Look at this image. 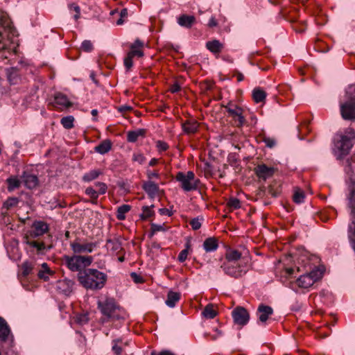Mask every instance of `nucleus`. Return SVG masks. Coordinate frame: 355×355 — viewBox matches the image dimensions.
Segmentation results:
<instances>
[{
  "instance_id": "c756f323",
  "label": "nucleus",
  "mask_w": 355,
  "mask_h": 355,
  "mask_svg": "<svg viewBox=\"0 0 355 355\" xmlns=\"http://www.w3.org/2000/svg\"><path fill=\"white\" fill-rule=\"evenodd\" d=\"M112 148V142L108 140H104L95 147V151L103 155L110 151Z\"/></svg>"
},
{
  "instance_id": "c03bdc74",
  "label": "nucleus",
  "mask_w": 355,
  "mask_h": 355,
  "mask_svg": "<svg viewBox=\"0 0 355 355\" xmlns=\"http://www.w3.org/2000/svg\"><path fill=\"white\" fill-rule=\"evenodd\" d=\"M227 206L232 211L233 209H237L241 207V202L238 198H230L227 202Z\"/></svg>"
},
{
  "instance_id": "13d9d810",
  "label": "nucleus",
  "mask_w": 355,
  "mask_h": 355,
  "mask_svg": "<svg viewBox=\"0 0 355 355\" xmlns=\"http://www.w3.org/2000/svg\"><path fill=\"white\" fill-rule=\"evenodd\" d=\"M190 225L193 230H198L201 227V222L198 218H195L190 221Z\"/></svg>"
},
{
  "instance_id": "ddd939ff",
  "label": "nucleus",
  "mask_w": 355,
  "mask_h": 355,
  "mask_svg": "<svg viewBox=\"0 0 355 355\" xmlns=\"http://www.w3.org/2000/svg\"><path fill=\"white\" fill-rule=\"evenodd\" d=\"M32 230L29 232L31 238H37L42 236L49 231V225L42 220H35L33 222Z\"/></svg>"
},
{
  "instance_id": "473e14b6",
  "label": "nucleus",
  "mask_w": 355,
  "mask_h": 355,
  "mask_svg": "<svg viewBox=\"0 0 355 355\" xmlns=\"http://www.w3.org/2000/svg\"><path fill=\"white\" fill-rule=\"evenodd\" d=\"M252 97L257 103H261L265 100L266 97V93L259 88H256L252 92Z\"/></svg>"
},
{
  "instance_id": "2f4dec72",
  "label": "nucleus",
  "mask_w": 355,
  "mask_h": 355,
  "mask_svg": "<svg viewBox=\"0 0 355 355\" xmlns=\"http://www.w3.org/2000/svg\"><path fill=\"white\" fill-rule=\"evenodd\" d=\"M8 191L12 192L21 186V181L16 176H10L6 180Z\"/></svg>"
},
{
  "instance_id": "58836bf2",
  "label": "nucleus",
  "mask_w": 355,
  "mask_h": 355,
  "mask_svg": "<svg viewBox=\"0 0 355 355\" xmlns=\"http://www.w3.org/2000/svg\"><path fill=\"white\" fill-rule=\"evenodd\" d=\"M304 198H305L304 192L299 188H295L293 196V201L295 203L300 204V203H302L304 202Z\"/></svg>"
},
{
  "instance_id": "412c9836",
  "label": "nucleus",
  "mask_w": 355,
  "mask_h": 355,
  "mask_svg": "<svg viewBox=\"0 0 355 355\" xmlns=\"http://www.w3.org/2000/svg\"><path fill=\"white\" fill-rule=\"evenodd\" d=\"M10 334V329L6 320L0 316V340L6 342Z\"/></svg>"
},
{
  "instance_id": "69168bd1",
  "label": "nucleus",
  "mask_w": 355,
  "mask_h": 355,
  "mask_svg": "<svg viewBox=\"0 0 355 355\" xmlns=\"http://www.w3.org/2000/svg\"><path fill=\"white\" fill-rule=\"evenodd\" d=\"M130 277H132V280H133L135 283H137V284H138V283H141V282H143V279H142V277H141L140 275H137V274L136 272H131V274H130Z\"/></svg>"
},
{
  "instance_id": "864d4df0",
  "label": "nucleus",
  "mask_w": 355,
  "mask_h": 355,
  "mask_svg": "<svg viewBox=\"0 0 355 355\" xmlns=\"http://www.w3.org/2000/svg\"><path fill=\"white\" fill-rule=\"evenodd\" d=\"M18 199L17 198H9L5 202L4 207L9 209L10 208L15 207L18 203Z\"/></svg>"
},
{
  "instance_id": "aec40b11",
  "label": "nucleus",
  "mask_w": 355,
  "mask_h": 355,
  "mask_svg": "<svg viewBox=\"0 0 355 355\" xmlns=\"http://www.w3.org/2000/svg\"><path fill=\"white\" fill-rule=\"evenodd\" d=\"M182 127L185 133L190 135L194 134L198 131L199 124L196 120H187L182 123Z\"/></svg>"
},
{
  "instance_id": "a211bd4d",
  "label": "nucleus",
  "mask_w": 355,
  "mask_h": 355,
  "mask_svg": "<svg viewBox=\"0 0 355 355\" xmlns=\"http://www.w3.org/2000/svg\"><path fill=\"white\" fill-rule=\"evenodd\" d=\"M144 46V42L139 39H137L135 42L130 45V51L128 53V54L132 58H134L135 56H137L139 58L143 57L144 52L142 49Z\"/></svg>"
},
{
  "instance_id": "7c9ffc66",
  "label": "nucleus",
  "mask_w": 355,
  "mask_h": 355,
  "mask_svg": "<svg viewBox=\"0 0 355 355\" xmlns=\"http://www.w3.org/2000/svg\"><path fill=\"white\" fill-rule=\"evenodd\" d=\"M241 257V253L236 250H227L225 254V261H230V263H235L239 260Z\"/></svg>"
},
{
  "instance_id": "dca6fc26",
  "label": "nucleus",
  "mask_w": 355,
  "mask_h": 355,
  "mask_svg": "<svg viewBox=\"0 0 355 355\" xmlns=\"http://www.w3.org/2000/svg\"><path fill=\"white\" fill-rule=\"evenodd\" d=\"M273 313V309L271 306L261 304L257 309V314L258 315L259 321L261 323H265L269 317Z\"/></svg>"
},
{
  "instance_id": "5701e85b",
  "label": "nucleus",
  "mask_w": 355,
  "mask_h": 355,
  "mask_svg": "<svg viewBox=\"0 0 355 355\" xmlns=\"http://www.w3.org/2000/svg\"><path fill=\"white\" fill-rule=\"evenodd\" d=\"M196 22V17L193 15H182L178 18L180 26L190 28Z\"/></svg>"
},
{
  "instance_id": "338daca9",
  "label": "nucleus",
  "mask_w": 355,
  "mask_h": 355,
  "mask_svg": "<svg viewBox=\"0 0 355 355\" xmlns=\"http://www.w3.org/2000/svg\"><path fill=\"white\" fill-rule=\"evenodd\" d=\"M150 355H175L174 353L169 350H163L159 352L152 351Z\"/></svg>"
},
{
  "instance_id": "4be33fe9",
  "label": "nucleus",
  "mask_w": 355,
  "mask_h": 355,
  "mask_svg": "<svg viewBox=\"0 0 355 355\" xmlns=\"http://www.w3.org/2000/svg\"><path fill=\"white\" fill-rule=\"evenodd\" d=\"M142 188L150 198H154L159 191L158 185L152 181L144 182Z\"/></svg>"
},
{
  "instance_id": "680f3d73",
  "label": "nucleus",
  "mask_w": 355,
  "mask_h": 355,
  "mask_svg": "<svg viewBox=\"0 0 355 355\" xmlns=\"http://www.w3.org/2000/svg\"><path fill=\"white\" fill-rule=\"evenodd\" d=\"M132 59L133 58L128 54H127V56L124 59V65L128 70H130L133 65Z\"/></svg>"
},
{
  "instance_id": "e2e57ef3",
  "label": "nucleus",
  "mask_w": 355,
  "mask_h": 355,
  "mask_svg": "<svg viewBox=\"0 0 355 355\" xmlns=\"http://www.w3.org/2000/svg\"><path fill=\"white\" fill-rule=\"evenodd\" d=\"M188 254L189 251H187V249H184L182 250L178 257V261L180 262H184L187 259Z\"/></svg>"
},
{
  "instance_id": "f704fd0d",
  "label": "nucleus",
  "mask_w": 355,
  "mask_h": 355,
  "mask_svg": "<svg viewBox=\"0 0 355 355\" xmlns=\"http://www.w3.org/2000/svg\"><path fill=\"white\" fill-rule=\"evenodd\" d=\"M24 243L31 247H33L37 250V251H42L45 249V245L44 243H37V241H30L29 236L26 235L24 237Z\"/></svg>"
},
{
  "instance_id": "72a5a7b5",
  "label": "nucleus",
  "mask_w": 355,
  "mask_h": 355,
  "mask_svg": "<svg viewBox=\"0 0 355 355\" xmlns=\"http://www.w3.org/2000/svg\"><path fill=\"white\" fill-rule=\"evenodd\" d=\"M101 171L100 170H92L86 173L82 178L83 181L88 182H91L95 179H96L101 174Z\"/></svg>"
},
{
  "instance_id": "a19ab883",
  "label": "nucleus",
  "mask_w": 355,
  "mask_h": 355,
  "mask_svg": "<svg viewBox=\"0 0 355 355\" xmlns=\"http://www.w3.org/2000/svg\"><path fill=\"white\" fill-rule=\"evenodd\" d=\"M85 193L92 198V203L94 205L97 204L98 195L96 190L89 187L85 189Z\"/></svg>"
},
{
  "instance_id": "4c0bfd02",
  "label": "nucleus",
  "mask_w": 355,
  "mask_h": 355,
  "mask_svg": "<svg viewBox=\"0 0 355 355\" xmlns=\"http://www.w3.org/2000/svg\"><path fill=\"white\" fill-rule=\"evenodd\" d=\"M347 198L349 200L348 206L351 209V215H355V188L350 190Z\"/></svg>"
},
{
  "instance_id": "f3484780",
  "label": "nucleus",
  "mask_w": 355,
  "mask_h": 355,
  "mask_svg": "<svg viewBox=\"0 0 355 355\" xmlns=\"http://www.w3.org/2000/svg\"><path fill=\"white\" fill-rule=\"evenodd\" d=\"M24 185L30 189L35 188L39 183L37 175L24 171L21 176Z\"/></svg>"
},
{
  "instance_id": "37998d69",
  "label": "nucleus",
  "mask_w": 355,
  "mask_h": 355,
  "mask_svg": "<svg viewBox=\"0 0 355 355\" xmlns=\"http://www.w3.org/2000/svg\"><path fill=\"white\" fill-rule=\"evenodd\" d=\"M345 170L346 173H349L350 172H355V157H352L350 159H347L345 161Z\"/></svg>"
},
{
  "instance_id": "f257e3e1",
  "label": "nucleus",
  "mask_w": 355,
  "mask_h": 355,
  "mask_svg": "<svg viewBox=\"0 0 355 355\" xmlns=\"http://www.w3.org/2000/svg\"><path fill=\"white\" fill-rule=\"evenodd\" d=\"M77 279L80 284L85 288L98 291L105 286L107 276L97 269L87 268L78 273Z\"/></svg>"
},
{
  "instance_id": "0e129e2a",
  "label": "nucleus",
  "mask_w": 355,
  "mask_h": 355,
  "mask_svg": "<svg viewBox=\"0 0 355 355\" xmlns=\"http://www.w3.org/2000/svg\"><path fill=\"white\" fill-rule=\"evenodd\" d=\"M268 192L271 196L274 198L277 197L280 193V191L278 189H275L272 186L268 187Z\"/></svg>"
},
{
  "instance_id": "6e6d98bb",
  "label": "nucleus",
  "mask_w": 355,
  "mask_h": 355,
  "mask_svg": "<svg viewBox=\"0 0 355 355\" xmlns=\"http://www.w3.org/2000/svg\"><path fill=\"white\" fill-rule=\"evenodd\" d=\"M95 185H96V187H98V190H97L98 195H103L106 193L107 187L105 183L98 182L95 184Z\"/></svg>"
},
{
  "instance_id": "e433bc0d",
  "label": "nucleus",
  "mask_w": 355,
  "mask_h": 355,
  "mask_svg": "<svg viewBox=\"0 0 355 355\" xmlns=\"http://www.w3.org/2000/svg\"><path fill=\"white\" fill-rule=\"evenodd\" d=\"M131 209L130 205H123L117 208L116 218L120 220L125 218V214L128 213Z\"/></svg>"
},
{
  "instance_id": "7ed1b4c3",
  "label": "nucleus",
  "mask_w": 355,
  "mask_h": 355,
  "mask_svg": "<svg viewBox=\"0 0 355 355\" xmlns=\"http://www.w3.org/2000/svg\"><path fill=\"white\" fill-rule=\"evenodd\" d=\"M98 308L103 315V318H102L103 322H108L110 320L116 321L124 319V317L122 315L123 311L116 304L113 298H107L103 302L98 301Z\"/></svg>"
},
{
  "instance_id": "c9c22d12",
  "label": "nucleus",
  "mask_w": 355,
  "mask_h": 355,
  "mask_svg": "<svg viewBox=\"0 0 355 355\" xmlns=\"http://www.w3.org/2000/svg\"><path fill=\"white\" fill-rule=\"evenodd\" d=\"M202 314L205 318H209V319H213L215 318L217 315L216 311L214 308V305L211 304H209L205 306L202 311Z\"/></svg>"
},
{
  "instance_id": "4468645a",
  "label": "nucleus",
  "mask_w": 355,
  "mask_h": 355,
  "mask_svg": "<svg viewBox=\"0 0 355 355\" xmlns=\"http://www.w3.org/2000/svg\"><path fill=\"white\" fill-rule=\"evenodd\" d=\"M256 175L263 180L271 178L275 171L274 167H268L264 164H258L254 169Z\"/></svg>"
},
{
  "instance_id": "423d86ee",
  "label": "nucleus",
  "mask_w": 355,
  "mask_h": 355,
  "mask_svg": "<svg viewBox=\"0 0 355 355\" xmlns=\"http://www.w3.org/2000/svg\"><path fill=\"white\" fill-rule=\"evenodd\" d=\"M175 179L180 182L181 188L187 192L198 189L200 184V180L196 179L194 173L191 171L187 173L178 172Z\"/></svg>"
},
{
  "instance_id": "6ab92c4d",
  "label": "nucleus",
  "mask_w": 355,
  "mask_h": 355,
  "mask_svg": "<svg viewBox=\"0 0 355 355\" xmlns=\"http://www.w3.org/2000/svg\"><path fill=\"white\" fill-rule=\"evenodd\" d=\"M73 284V281L65 279L58 282L57 288L60 293L69 295L72 292Z\"/></svg>"
},
{
  "instance_id": "c85d7f7f",
  "label": "nucleus",
  "mask_w": 355,
  "mask_h": 355,
  "mask_svg": "<svg viewBox=\"0 0 355 355\" xmlns=\"http://www.w3.org/2000/svg\"><path fill=\"white\" fill-rule=\"evenodd\" d=\"M352 223L349 225L348 238L352 248L355 252V215H352Z\"/></svg>"
},
{
  "instance_id": "bf43d9fd",
  "label": "nucleus",
  "mask_w": 355,
  "mask_h": 355,
  "mask_svg": "<svg viewBox=\"0 0 355 355\" xmlns=\"http://www.w3.org/2000/svg\"><path fill=\"white\" fill-rule=\"evenodd\" d=\"M266 146L268 148H273L276 145V140L273 138L264 137L263 139Z\"/></svg>"
},
{
  "instance_id": "603ef678",
  "label": "nucleus",
  "mask_w": 355,
  "mask_h": 355,
  "mask_svg": "<svg viewBox=\"0 0 355 355\" xmlns=\"http://www.w3.org/2000/svg\"><path fill=\"white\" fill-rule=\"evenodd\" d=\"M75 320L79 324H85L89 320L88 315L87 313L78 314L76 316Z\"/></svg>"
},
{
  "instance_id": "393cba45",
  "label": "nucleus",
  "mask_w": 355,
  "mask_h": 355,
  "mask_svg": "<svg viewBox=\"0 0 355 355\" xmlns=\"http://www.w3.org/2000/svg\"><path fill=\"white\" fill-rule=\"evenodd\" d=\"M8 80L11 85L17 84L20 78L18 69L16 67H11L6 69Z\"/></svg>"
},
{
  "instance_id": "39448f33",
  "label": "nucleus",
  "mask_w": 355,
  "mask_h": 355,
  "mask_svg": "<svg viewBox=\"0 0 355 355\" xmlns=\"http://www.w3.org/2000/svg\"><path fill=\"white\" fill-rule=\"evenodd\" d=\"M347 101L340 104V114L343 119L355 120V85H350L346 90Z\"/></svg>"
},
{
  "instance_id": "09e8293b",
  "label": "nucleus",
  "mask_w": 355,
  "mask_h": 355,
  "mask_svg": "<svg viewBox=\"0 0 355 355\" xmlns=\"http://www.w3.org/2000/svg\"><path fill=\"white\" fill-rule=\"evenodd\" d=\"M22 272L21 274L23 277H26L28 275H30L32 272L33 267L32 265L28 262H24L21 266Z\"/></svg>"
},
{
  "instance_id": "79ce46f5",
  "label": "nucleus",
  "mask_w": 355,
  "mask_h": 355,
  "mask_svg": "<svg viewBox=\"0 0 355 355\" xmlns=\"http://www.w3.org/2000/svg\"><path fill=\"white\" fill-rule=\"evenodd\" d=\"M74 118L72 116H67L62 118L61 124L66 129H71L73 127Z\"/></svg>"
},
{
  "instance_id": "052dcab7",
  "label": "nucleus",
  "mask_w": 355,
  "mask_h": 355,
  "mask_svg": "<svg viewBox=\"0 0 355 355\" xmlns=\"http://www.w3.org/2000/svg\"><path fill=\"white\" fill-rule=\"evenodd\" d=\"M145 157L141 153H134L132 155V160L142 164L145 162Z\"/></svg>"
},
{
  "instance_id": "cd10ccee",
  "label": "nucleus",
  "mask_w": 355,
  "mask_h": 355,
  "mask_svg": "<svg viewBox=\"0 0 355 355\" xmlns=\"http://www.w3.org/2000/svg\"><path fill=\"white\" fill-rule=\"evenodd\" d=\"M146 130L145 129H138L134 131H129L127 133V140L128 142H135L139 137H144Z\"/></svg>"
},
{
  "instance_id": "6e6552de",
  "label": "nucleus",
  "mask_w": 355,
  "mask_h": 355,
  "mask_svg": "<svg viewBox=\"0 0 355 355\" xmlns=\"http://www.w3.org/2000/svg\"><path fill=\"white\" fill-rule=\"evenodd\" d=\"M228 112L229 116L234 119V124L237 128H241L245 123V119L243 116V110L240 107L232 105L231 103L223 105Z\"/></svg>"
},
{
  "instance_id": "f03ea898",
  "label": "nucleus",
  "mask_w": 355,
  "mask_h": 355,
  "mask_svg": "<svg viewBox=\"0 0 355 355\" xmlns=\"http://www.w3.org/2000/svg\"><path fill=\"white\" fill-rule=\"evenodd\" d=\"M0 60H8L12 55L8 48L10 36H14L16 32L12 26L10 19L4 14L0 13Z\"/></svg>"
},
{
  "instance_id": "f8f14e48",
  "label": "nucleus",
  "mask_w": 355,
  "mask_h": 355,
  "mask_svg": "<svg viewBox=\"0 0 355 355\" xmlns=\"http://www.w3.org/2000/svg\"><path fill=\"white\" fill-rule=\"evenodd\" d=\"M96 243H80L78 242L77 241H75L73 242H71L70 243V247L73 252L74 254H80L82 253L92 252L94 249L96 247Z\"/></svg>"
},
{
  "instance_id": "5fc2aeb1",
  "label": "nucleus",
  "mask_w": 355,
  "mask_h": 355,
  "mask_svg": "<svg viewBox=\"0 0 355 355\" xmlns=\"http://www.w3.org/2000/svg\"><path fill=\"white\" fill-rule=\"evenodd\" d=\"M81 49L85 52H90L93 50V44L90 40H84L82 42Z\"/></svg>"
},
{
  "instance_id": "bb28decb",
  "label": "nucleus",
  "mask_w": 355,
  "mask_h": 355,
  "mask_svg": "<svg viewBox=\"0 0 355 355\" xmlns=\"http://www.w3.org/2000/svg\"><path fill=\"white\" fill-rule=\"evenodd\" d=\"M206 47L213 53H219L222 51L223 44L218 40L209 41L206 43Z\"/></svg>"
},
{
  "instance_id": "1a4fd4ad",
  "label": "nucleus",
  "mask_w": 355,
  "mask_h": 355,
  "mask_svg": "<svg viewBox=\"0 0 355 355\" xmlns=\"http://www.w3.org/2000/svg\"><path fill=\"white\" fill-rule=\"evenodd\" d=\"M232 316L234 322L241 327L246 325L250 320V313L248 310L243 306H236L232 311Z\"/></svg>"
},
{
  "instance_id": "774afa93",
  "label": "nucleus",
  "mask_w": 355,
  "mask_h": 355,
  "mask_svg": "<svg viewBox=\"0 0 355 355\" xmlns=\"http://www.w3.org/2000/svg\"><path fill=\"white\" fill-rule=\"evenodd\" d=\"M180 85L178 83H175L171 86L169 90L171 93H176L180 90Z\"/></svg>"
},
{
  "instance_id": "de8ad7c7",
  "label": "nucleus",
  "mask_w": 355,
  "mask_h": 355,
  "mask_svg": "<svg viewBox=\"0 0 355 355\" xmlns=\"http://www.w3.org/2000/svg\"><path fill=\"white\" fill-rule=\"evenodd\" d=\"M154 211L151 210V209L148 206H144L142 208V213L140 214V218L142 220H146L151 216H153Z\"/></svg>"
},
{
  "instance_id": "4d7b16f0",
  "label": "nucleus",
  "mask_w": 355,
  "mask_h": 355,
  "mask_svg": "<svg viewBox=\"0 0 355 355\" xmlns=\"http://www.w3.org/2000/svg\"><path fill=\"white\" fill-rule=\"evenodd\" d=\"M156 147L159 152H163L168 148V145L165 141L159 140L156 142Z\"/></svg>"
},
{
  "instance_id": "a878e982",
  "label": "nucleus",
  "mask_w": 355,
  "mask_h": 355,
  "mask_svg": "<svg viewBox=\"0 0 355 355\" xmlns=\"http://www.w3.org/2000/svg\"><path fill=\"white\" fill-rule=\"evenodd\" d=\"M218 243L217 239L215 237H209L205 240L203 243V248L206 252H213L217 250Z\"/></svg>"
},
{
  "instance_id": "9b49d317",
  "label": "nucleus",
  "mask_w": 355,
  "mask_h": 355,
  "mask_svg": "<svg viewBox=\"0 0 355 355\" xmlns=\"http://www.w3.org/2000/svg\"><path fill=\"white\" fill-rule=\"evenodd\" d=\"M352 146L353 144L352 139L348 136L342 135L340 139L338 140L335 144L336 148L340 153L338 158L341 159L342 155H347Z\"/></svg>"
},
{
  "instance_id": "2eb2a0df",
  "label": "nucleus",
  "mask_w": 355,
  "mask_h": 355,
  "mask_svg": "<svg viewBox=\"0 0 355 355\" xmlns=\"http://www.w3.org/2000/svg\"><path fill=\"white\" fill-rule=\"evenodd\" d=\"M54 107L60 110L69 107L71 103L69 101L67 96L60 92L55 94L53 101L50 103Z\"/></svg>"
},
{
  "instance_id": "3c124183",
  "label": "nucleus",
  "mask_w": 355,
  "mask_h": 355,
  "mask_svg": "<svg viewBox=\"0 0 355 355\" xmlns=\"http://www.w3.org/2000/svg\"><path fill=\"white\" fill-rule=\"evenodd\" d=\"M68 8L70 10H73L76 12L74 15V19L76 20L80 18V7L75 3H72L69 4Z\"/></svg>"
},
{
  "instance_id": "49530a36",
  "label": "nucleus",
  "mask_w": 355,
  "mask_h": 355,
  "mask_svg": "<svg viewBox=\"0 0 355 355\" xmlns=\"http://www.w3.org/2000/svg\"><path fill=\"white\" fill-rule=\"evenodd\" d=\"M42 266L44 270H39L37 276L40 279L46 280L48 279V276H46V275L50 273V270L48 268L47 264L45 263H43Z\"/></svg>"
},
{
  "instance_id": "20e7f679",
  "label": "nucleus",
  "mask_w": 355,
  "mask_h": 355,
  "mask_svg": "<svg viewBox=\"0 0 355 355\" xmlns=\"http://www.w3.org/2000/svg\"><path fill=\"white\" fill-rule=\"evenodd\" d=\"M92 256H84L74 254L72 256L64 255L62 257V263L71 272H80L87 268L93 262Z\"/></svg>"
},
{
  "instance_id": "ea45409f",
  "label": "nucleus",
  "mask_w": 355,
  "mask_h": 355,
  "mask_svg": "<svg viewBox=\"0 0 355 355\" xmlns=\"http://www.w3.org/2000/svg\"><path fill=\"white\" fill-rule=\"evenodd\" d=\"M106 245L108 249L113 252H118L121 250V244L118 240L108 239Z\"/></svg>"
},
{
  "instance_id": "0eeeda50",
  "label": "nucleus",
  "mask_w": 355,
  "mask_h": 355,
  "mask_svg": "<svg viewBox=\"0 0 355 355\" xmlns=\"http://www.w3.org/2000/svg\"><path fill=\"white\" fill-rule=\"evenodd\" d=\"M309 269L311 270L310 272L306 271L305 274L300 275L297 279V284L301 288H309L322 277V273L318 270H313L311 267Z\"/></svg>"
},
{
  "instance_id": "9d476101",
  "label": "nucleus",
  "mask_w": 355,
  "mask_h": 355,
  "mask_svg": "<svg viewBox=\"0 0 355 355\" xmlns=\"http://www.w3.org/2000/svg\"><path fill=\"white\" fill-rule=\"evenodd\" d=\"M220 268L227 275L234 278H239L244 273L239 265L235 263H230V261H224Z\"/></svg>"
},
{
  "instance_id": "b1692460",
  "label": "nucleus",
  "mask_w": 355,
  "mask_h": 355,
  "mask_svg": "<svg viewBox=\"0 0 355 355\" xmlns=\"http://www.w3.org/2000/svg\"><path fill=\"white\" fill-rule=\"evenodd\" d=\"M180 293L169 291L168 292L167 298L165 301V303L168 306L173 308L176 303L180 301Z\"/></svg>"
},
{
  "instance_id": "a18cd8bd",
  "label": "nucleus",
  "mask_w": 355,
  "mask_h": 355,
  "mask_svg": "<svg viewBox=\"0 0 355 355\" xmlns=\"http://www.w3.org/2000/svg\"><path fill=\"white\" fill-rule=\"evenodd\" d=\"M150 233L149 234V236L152 237L157 232L160 231H166V228L164 227V225H157L155 223H151L150 225Z\"/></svg>"
},
{
  "instance_id": "8fccbe9b",
  "label": "nucleus",
  "mask_w": 355,
  "mask_h": 355,
  "mask_svg": "<svg viewBox=\"0 0 355 355\" xmlns=\"http://www.w3.org/2000/svg\"><path fill=\"white\" fill-rule=\"evenodd\" d=\"M120 339H115L112 340V350L115 355H121L122 353V348L119 346L117 344L119 342H121Z\"/></svg>"
}]
</instances>
